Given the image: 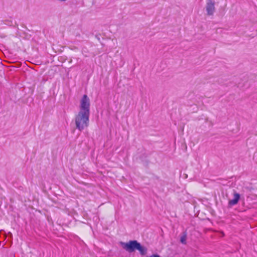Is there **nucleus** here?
Instances as JSON below:
<instances>
[{
    "label": "nucleus",
    "mask_w": 257,
    "mask_h": 257,
    "mask_svg": "<svg viewBox=\"0 0 257 257\" xmlns=\"http://www.w3.org/2000/svg\"><path fill=\"white\" fill-rule=\"evenodd\" d=\"M150 257H161V256L158 254H153L152 255H151Z\"/></svg>",
    "instance_id": "obj_7"
},
{
    "label": "nucleus",
    "mask_w": 257,
    "mask_h": 257,
    "mask_svg": "<svg viewBox=\"0 0 257 257\" xmlns=\"http://www.w3.org/2000/svg\"><path fill=\"white\" fill-rule=\"evenodd\" d=\"M187 237V232L186 231H183L180 236V242L183 244H186V239Z\"/></svg>",
    "instance_id": "obj_6"
},
{
    "label": "nucleus",
    "mask_w": 257,
    "mask_h": 257,
    "mask_svg": "<svg viewBox=\"0 0 257 257\" xmlns=\"http://www.w3.org/2000/svg\"><path fill=\"white\" fill-rule=\"evenodd\" d=\"M90 113L79 111L75 118L76 128L82 131L89 125Z\"/></svg>",
    "instance_id": "obj_2"
},
{
    "label": "nucleus",
    "mask_w": 257,
    "mask_h": 257,
    "mask_svg": "<svg viewBox=\"0 0 257 257\" xmlns=\"http://www.w3.org/2000/svg\"><path fill=\"white\" fill-rule=\"evenodd\" d=\"M206 9L207 15L212 16L215 12V3L212 0H207Z\"/></svg>",
    "instance_id": "obj_4"
},
{
    "label": "nucleus",
    "mask_w": 257,
    "mask_h": 257,
    "mask_svg": "<svg viewBox=\"0 0 257 257\" xmlns=\"http://www.w3.org/2000/svg\"><path fill=\"white\" fill-rule=\"evenodd\" d=\"M220 233H221L222 236H223L224 235V232L223 231H221Z\"/></svg>",
    "instance_id": "obj_8"
},
{
    "label": "nucleus",
    "mask_w": 257,
    "mask_h": 257,
    "mask_svg": "<svg viewBox=\"0 0 257 257\" xmlns=\"http://www.w3.org/2000/svg\"><path fill=\"white\" fill-rule=\"evenodd\" d=\"M90 99L86 94L83 95L80 100V110L90 113Z\"/></svg>",
    "instance_id": "obj_3"
},
{
    "label": "nucleus",
    "mask_w": 257,
    "mask_h": 257,
    "mask_svg": "<svg viewBox=\"0 0 257 257\" xmlns=\"http://www.w3.org/2000/svg\"><path fill=\"white\" fill-rule=\"evenodd\" d=\"M119 244L121 247L130 253L138 250L142 255H145L147 253V248L141 245L137 240H131L127 242L120 241Z\"/></svg>",
    "instance_id": "obj_1"
},
{
    "label": "nucleus",
    "mask_w": 257,
    "mask_h": 257,
    "mask_svg": "<svg viewBox=\"0 0 257 257\" xmlns=\"http://www.w3.org/2000/svg\"><path fill=\"white\" fill-rule=\"evenodd\" d=\"M234 198L230 200L228 202V205L230 206H233L237 204L239 200L240 199V194L238 193L235 192L233 194Z\"/></svg>",
    "instance_id": "obj_5"
}]
</instances>
